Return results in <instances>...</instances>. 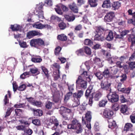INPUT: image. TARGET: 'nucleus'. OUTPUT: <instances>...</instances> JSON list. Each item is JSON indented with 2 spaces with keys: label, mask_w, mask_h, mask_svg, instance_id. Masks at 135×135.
<instances>
[{
  "label": "nucleus",
  "mask_w": 135,
  "mask_h": 135,
  "mask_svg": "<svg viewBox=\"0 0 135 135\" xmlns=\"http://www.w3.org/2000/svg\"><path fill=\"white\" fill-rule=\"evenodd\" d=\"M79 72L81 73L76 81V83L78 85L80 88L85 89L87 87V82L85 80L88 81H90L91 79L90 75L86 71H84V70H81Z\"/></svg>",
  "instance_id": "obj_1"
},
{
  "label": "nucleus",
  "mask_w": 135,
  "mask_h": 135,
  "mask_svg": "<svg viewBox=\"0 0 135 135\" xmlns=\"http://www.w3.org/2000/svg\"><path fill=\"white\" fill-rule=\"evenodd\" d=\"M30 45L31 46L38 48L39 46H45L44 41L40 38H38L31 40L30 42Z\"/></svg>",
  "instance_id": "obj_2"
},
{
  "label": "nucleus",
  "mask_w": 135,
  "mask_h": 135,
  "mask_svg": "<svg viewBox=\"0 0 135 135\" xmlns=\"http://www.w3.org/2000/svg\"><path fill=\"white\" fill-rule=\"evenodd\" d=\"M44 5V4L42 3H40L39 6L36 8L35 12L34 11V15L37 16L38 18H41L42 19L44 18V12L43 11V6Z\"/></svg>",
  "instance_id": "obj_3"
},
{
  "label": "nucleus",
  "mask_w": 135,
  "mask_h": 135,
  "mask_svg": "<svg viewBox=\"0 0 135 135\" xmlns=\"http://www.w3.org/2000/svg\"><path fill=\"white\" fill-rule=\"evenodd\" d=\"M42 34L40 32V31L32 30L27 32L26 34V37L28 39H30L36 36H41Z\"/></svg>",
  "instance_id": "obj_4"
},
{
  "label": "nucleus",
  "mask_w": 135,
  "mask_h": 135,
  "mask_svg": "<svg viewBox=\"0 0 135 135\" xmlns=\"http://www.w3.org/2000/svg\"><path fill=\"white\" fill-rule=\"evenodd\" d=\"M101 88L103 89L106 90H108L109 93L111 92L110 88V84L108 83L107 79H105L102 81L101 84Z\"/></svg>",
  "instance_id": "obj_5"
},
{
  "label": "nucleus",
  "mask_w": 135,
  "mask_h": 135,
  "mask_svg": "<svg viewBox=\"0 0 135 135\" xmlns=\"http://www.w3.org/2000/svg\"><path fill=\"white\" fill-rule=\"evenodd\" d=\"M128 39L131 42V49H133L132 47H135V29L134 30H132V34L128 35Z\"/></svg>",
  "instance_id": "obj_6"
},
{
  "label": "nucleus",
  "mask_w": 135,
  "mask_h": 135,
  "mask_svg": "<svg viewBox=\"0 0 135 135\" xmlns=\"http://www.w3.org/2000/svg\"><path fill=\"white\" fill-rule=\"evenodd\" d=\"M107 97L108 100L112 103L116 102L118 100V95L115 93L111 94L110 92L107 95Z\"/></svg>",
  "instance_id": "obj_7"
},
{
  "label": "nucleus",
  "mask_w": 135,
  "mask_h": 135,
  "mask_svg": "<svg viewBox=\"0 0 135 135\" xmlns=\"http://www.w3.org/2000/svg\"><path fill=\"white\" fill-rule=\"evenodd\" d=\"M32 27L38 29H41L44 28L48 29L50 28V26L48 24L43 25L41 23L36 22L32 25Z\"/></svg>",
  "instance_id": "obj_8"
},
{
  "label": "nucleus",
  "mask_w": 135,
  "mask_h": 135,
  "mask_svg": "<svg viewBox=\"0 0 135 135\" xmlns=\"http://www.w3.org/2000/svg\"><path fill=\"white\" fill-rule=\"evenodd\" d=\"M115 14L113 12H110L107 13L104 17V21L106 22H110L112 21L115 17Z\"/></svg>",
  "instance_id": "obj_9"
},
{
  "label": "nucleus",
  "mask_w": 135,
  "mask_h": 135,
  "mask_svg": "<svg viewBox=\"0 0 135 135\" xmlns=\"http://www.w3.org/2000/svg\"><path fill=\"white\" fill-rule=\"evenodd\" d=\"M113 114V112L111 110L108 109H105L104 110L103 112V115L104 117L110 118Z\"/></svg>",
  "instance_id": "obj_10"
},
{
  "label": "nucleus",
  "mask_w": 135,
  "mask_h": 135,
  "mask_svg": "<svg viewBox=\"0 0 135 135\" xmlns=\"http://www.w3.org/2000/svg\"><path fill=\"white\" fill-rule=\"evenodd\" d=\"M80 123L77 120L74 119L72 122V123L68 125V129H75Z\"/></svg>",
  "instance_id": "obj_11"
},
{
  "label": "nucleus",
  "mask_w": 135,
  "mask_h": 135,
  "mask_svg": "<svg viewBox=\"0 0 135 135\" xmlns=\"http://www.w3.org/2000/svg\"><path fill=\"white\" fill-rule=\"evenodd\" d=\"M50 19L54 24L57 23L59 27V17H58L55 15H52L50 18Z\"/></svg>",
  "instance_id": "obj_12"
},
{
  "label": "nucleus",
  "mask_w": 135,
  "mask_h": 135,
  "mask_svg": "<svg viewBox=\"0 0 135 135\" xmlns=\"http://www.w3.org/2000/svg\"><path fill=\"white\" fill-rule=\"evenodd\" d=\"M42 59L39 56H35L32 57L31 59V61L35 63H40L42 61Z\"/></svg>",
  "instance_id": "obj_13"
},
{
  "label": "nucleus",
  "mask_w": 135,
  "mask_h": 135,
  "mask_svg": "<svg viewBox=\"0 0 135 135\" xmlns=\"http://www.w3.org/2000/svg\"><path fill=\"white\" fill-rule=\"evenodd\" d=\"M69 6L71 10L74 12L75 13L78 12V9L76 4L74 3H73L72 4L69 5Z\"/></svg>",
  "instance_id": "obj_14"
},
{
  "label": "nucleus",
  "mask_w": 135,
  "mask_h": 135,
  "mask_svg": "<svg viewBox=\"0 0 135 135\" xmlns=\"http://www.w3.org/2000/svg\"><path fill=\"white\" fill-rule=\"evenodd\" d=\"M30 71L33 76L37 75L40 73V71L38 69L36 68L30 69Z\"/></svg>",
  "instance_id": "obj_15"
},
{
  "label": "nucleus",
  "mask_w": 135,
  "mask_h": 135,
  "mask_svg": "<svg viewBox=\"0 0 135 135\" xmlns=\"http://www.w3.org/2000/svg\"><path fill=\"white\" fill-rule=\"evenodd\" d=\"M94 61L95 64L98 65L99 67H101L103 66L102 62L101 61L100 59L96 57L94 59Z\"/></svg>",
  "instance_id": "obj_16"
},
{
  "label": "nucleus",
  "mask_w": 135,
  "mask_h": 135,
  "mask_svg": "<svg viewBox=\"0 0 135 135\" xmlns=\"http://www.w3.org/2000/svg\"><path fill=\"white\" fill-rule=\"evenodd\" d=\"M32 111L33 112L34 115L35 116H40L42 115L43 112L41 110L35 109H34Z\"/></svg>",
  "instance_id": "obj_17"
},
{
  "label": "nucleus",
  "mask_w": 135,
  "mask_h": 135,
  "mask_svg": "<svg viewBox=\"0 0 135 135\" xmlns=\"http://www.w3.org/2000/svg\"><path fill=\"white\" fill-rule=\"evenodd\" d=\"M94 39L95 40L100 41H103L104 40L103 36L99 33H98L97 34L95 35Z\"/></svg>",
  "instance_id": "obj_18"
},
{
  "label": "nucleus",
  "mask_w": 135,
  "mask_h": 135,
  "mask_svg": "<svg viewBox=\"0 0 135 135\" xmlns=\"http://www.w3.org/2000/svg\"><path fill=\"white\" fill-rule=\"evenodd\" d=\"M94 98L95 100L98 101L101 97L102 94V93L99 92H97L93 94Z\"/></svg>",
  "instance_id": "obj_19"
},
{
  "label": "nucleus",
  "mask_w": 135,
  "mask_h": 135,
  "mask_svg": "<svg viewBox=\"0 0 135 135\" xmlns=\"http://www.w3.org/2000/svg\"><path fill=\"white\" fill-rule=\"evenodd\" d=\"M93 88V86L92 85H90L88 89L86 91L85 96L86 98L88 97L90 94L92 92V90Z\"/></svg>",
  "instance_id": "obj_20"
},
{
  "label": "nucleus",
  "mask_w": 135,
  "mask_h": 135,
  "mask_svg": "<svg viewBox=\"0 0 135 135\" xmlns=\"http://www.w3.org/2000/svg\"><path fill=\"white\" fill-rule=\"evenodd\" d=\"M83 91H79L78 93H75L73 94V97L74 98L79 99L83 95Z\"/></svg>",
  "instance_id": "obj_21"
},
{
  "label": "nucleus",
  "mask_w": 135,
  "mask_h": 135,
  "mask_svg": "<svg viewBox=\"0 0 135 135\" xmlns=\"http://www.w3.org/2000/svg\"><path fill=\"white\" fill-rule=\"evenodd\" d=\"M109 128H110L111 129H113L116 127V123L115 121L112 120L108 122Z\"/></svg>",
  "instance_id": "obj_22"
},
{
  "label": "nucleus",
  "mask_w": 135,
  "mask_h": 135,
  "mask_svg": "<svg viewBox=\"0 0 135 135\" xmlns=\"http://www.w3.org/2000/svg\"><path fill=\"white\" fill-rule=\"evenodd\" d=\"M128 110L127 106L125 105H122V108L121 109L120 111L122 113L124 114H126Z\"/></svg>",
  "instance_id": "obj_23"
},
{
  "label": "nucleus",
  "mask_w": 135,
  "mask_h": 135,
  "mask_svg": "<svg viewBox=\"0 0 135 135\" xmlns=\"http://www.w3.org/2000/svg\"><path fill=\"white\" fill-rule=\"evenodd\" d=\"M110 6V3L109 0L104 1L102 5V7L104 8H109Z\"/></svg>",
  "instance_id": "obj_24"
},
{
  "label": "nucleus",
  "mask_w": 135,
  "mask_h": 135,
  "mask_svg": "<svg viewBox=\"0 0 135 135\" xmlns=\"http://www.w3.org/2000/svg\"><path fill=\"white\" fill-rule=\"evenodd\" d=\"M83 49H84V52L87 55L89 56L91 55V52L90 48L87 46H85L83 48Z\"/></svg>",
  "instance_id": "obj_25"
},
{
  "label": "nucleus",
  "mask_w": 135,
  "mask_h": 135,
  "mask_svg": "<svg viewBox=\"0 0 135 135\" xmlns=\"http://www.w3.org/2000/svg\"><path fill=\"white\" fill-rule=\"evenodd\" d=\"M65 17L66 19L69 22H72L75 19V16L74 15L72 16L66 15L65 16Z\"/></svg>",
  "instance_id": "obj_26"
},
{
  "label": "nucleus",
  "mask_w": 135,
  "mask_h": 135,
  "mask_svg": "<svg viewBox=\"0 0 135 135\" xmlns=\"http://www.w3.org/2000/svg\"><path fill=\"white\" fill-rule=\"evenodd\" d=\"M121 4L118 2H114L112 5V9L115 10L118 9L120 6Z\"/></svg>",
  "instance_id": "obj_27"
},
{
  "label": "nucleus",
  "mask_w": 135,
  "mask_h": 135,
  "mask_svg": "<svg viewBox=\"0 0 135 135\" xmlns=\"http://www.w3.org/2000/svg\"><path fill=\"white\" fill-rule=\"evenodd\" d=\"M113 38V33L112 31H110L105 39L106 40L108 41H110L112 40Z\"/></svg>",
  "instance_id": "obj_28"
},
{
  "label": "nucleus",
  "mask_w": 135,
  "mask_h": 135,
  "mask_svg": "<svg viewBox=\"0 0 135 135\" xmlns=\"http://www.w3.org/2000/svg\"><path fill=\"white\" fill-rule=\"evenodd\" d=\"M80 104L79 99L74 98L73 103V104L72 106L73 107H75L78 106Z\"/></svg>",
  "instance_id": "obj_29"
},
{
  "label": "nucleus",
  "mask_w": 135,
  "mask_h": 135,
  "mask_svg": "<svg viewBox=\"0 0 135 135\" xmlns=\"http://www.w3.org/2000/svg\"><path fill=\"white\" fill-rule=\"evenodd\" d=\"M89 2L91 7H95L97 5V0H89Z\"/></svg>",
  "instance_id": "obj_30"
},
{
  "label": "nucleus",
  "mask_w": 135,
  "mask_h": 135,
  "mask_svg": "<svg viewBox=\"0 0 135 135\" xmlns=\"http://www.w3.org/2000/svg\"><path fill=\"white\" fill-rule=\"evenodd\" d=\"M109 70L111 71V72L112 73L115 74L118 71V69L117 66H114L113 67H110L109 68Z\"/></svg>",
  "instance_id": "obj_31"
},
{
  "label": "nucleus",
  "mask_w": 135,
  "mask_h": 135,
  "mask_svg": "<svg viewBox=\"0 0 135 135\" xmlns=\"http://www.w3.org/2000/svg\"><path fill=\"white\" fill-rule=\"evenodd\" d=\"M75 129V132L77 133H79L82 132L83 129L81 127V125L80 123L78 124V125Z\"/></svg>",
  "instance_id": "obj_32"
},
{
  "label": "nucleus",
  "mask_w": 135,
  "mask_h": 135,
  "mask_svg": "<svg viewBox=\"0 0 135 135\" xmlns=\"http://www.w3.org/2000/svg\"><path fill=\"white\" fill-rule=\"evenodd\" d=\"M133 125L131 123H127L125 126L124 130L127 131L131 130L132 127Z\"/></svg>",
  "instance_id": "obj_33"
},
{
  "label": "nucleus",
  "mask_w": 135,
  "mask_h": 135,
  "mask_svg": "<svg viewBox=\"0 0 135 135\" xmlns=\"http://www.w3.org/2000/svg\"><path fill=\"white\" fill-rule=\"evenodd\" d=\"M72 95V92H70L68 93L65 96L64 99V102H66L71 97Z\"/></svg>",
  "instance_id": "obj_34"
},
{
  "label": "nucleus",
  "mask_w": 135,
  "mask_h": 135,
  "mask_svg": "<svg viewBox=\"0 0 135 135\" xmlns=\"http://www.w3.org/2000/svg\"><path fill=\"white\" fill-rule=\"evenodd\" d=\"M23 135H31L33 133L32 131L30 129H26V128L24 131Z\"/></svg>",
  "instance_id": "obj_35"
},
{
  "label": "nucleus",
  "mask_w": 135,
  "mask_h": 135,
  "mask_svg": "<svg viewBox=\"0 0 135 135\" xmlns=\"http://www.w3.org/2000/svg\"><path fill=\"white\" fill-rule=\"evenodd\" d=\"M75 53L78 56L83 55L84 54V49L83 48L77 50L75 51Z\"/></svg>",
  "instance_id": "obj_36"
},
{
  "label": "nucleus",
  "mask_w": 135,
  "mask_h": 135,
  "mask_svg": "<svg viewBox=\"0 0 135 135\" xmlns=\"http://www.w3.org/2000/svg\"><path fill=\"white\" fill-rule=\"evenodd\" d=\"M15 112L16 115L21 116L22 114L23 111L20 109H16L15 110Z\"/></svg>",
  "instance_id": "obj_37"
},
{
  "label": "nucleus",
  "mask_w": 135,
  "mask_h": 135,
  "mask_svg": "<svg viewBox=\"0 0 135 135\" xmlns=\"http://www.w3.org/2000/svg\"><path fill=\"white\" fill-rule=\"evenodd\" d=\"M60 109L61 111L63 113L67 112L68 113H70L71 112V110L69 109H68L64 107H60Z\"/></svg>",
  "instance_id": "obj_38"
},
{
  "label": "nucleus",
  "mask_w": 135,
  "mask_h": 135,
  "mask_svg": "<svg viewBox=\"0 0 135 135\" xmlns=\"http://www.w3.org/2000/svg\"><path fill=\"white\" fill-rule=\"evenodd\" d=\"M13 110V108L12 107L8 108L7 109V111L6 112L4 117L5 118H7V117L9 116Z\"/></svg>",
  "instance_id": "obj_39"
},
{
  "label": "nucleus",
  "mask_w": 135,
  "mask_h": 135,
  "mask_svg": "<svg viewBox=\"0 0 135 135\" xmlns=\"http://www.w3.org/2000/svg\"><path fill=\"white\" fill-rule=\"evenodd\" d=\"M91 116L90 114V112H88L86 113L85 118L88 122H90L91 119Z\"/></svg>",
  "instance_id": "obj_40"
},
{
  "label": "nucleus",
  "mask_w": 135,
  "mask_h": 135,
  "mask_svg": "<svg viewBox=\"0 0 135 135\" xmlns=\"http://www.w3.org/2000/svg\"><path fill=\"white\" fill-rule=\"evenodd\" d=\"M107 103V101L105 99H103L99 102V105L100 107H104Z\"/></svg>",
  "instance_id": "obj_41"
},
{
  "label": "nucleus",
  "mask_w": 135,
  "mask_h": 135,
  "mask_svg": "<svg viewBox=\"0 0 135 135\" xmlns=\"http://www.w3.org/2000/svg\"><path fill=\"white\" fill-rule=\"evenodd\" d=\"M32 123L35 125L39 126L41 125L40 120L38 119H35L32 120Z\"/></svg>",
  "instance_id": "obj_42"
},
{
  "label": "nucleus",
  "mask_w": 135,
  "mask_h": 135,
  "mask_svg": "<svg viewBox=\"0 0 135 135\" xmlns=\"http://www.w3.org/2000/svg\"><path fill=\"white\" fill-rule=\"evenodd\" d=\"M129 32V31L128 30H125L123 31L121 33L120 36L119 35H117V37L118 38H121L122 37L125 35Z\"/></svg>",
  "instance_id": "obj_43"
},
{
  "label": "nucleus",
  "mask_w": 135,
  "mask_h": 135,
  "mask_svg": "<svg viewBox=\"0 0 135 135\" xmlns=\"http://www.w3.org/2000/svg\"><path fill=\"white\" fill-rule=\"evenodd\" d=\"M94 74L97 78L99 80L102 79L103 77V75L102 74L100 71H98L95 73Z\"/></svg>",
  "instance_id": "obj_44"
},
{
  "label": "nucleus",
  "mask_w": 135,
  "mask_h": 135,
  "mask_svg": "<svg viewBox=\"0 0 135 135\" xmlns=\"http://www.w3.org/2000/svg\"><path fill=\"white\" fill-rule=\"evenodd\" d=\"M52 105V103L50 101H48L46 102L45 104V107L47 109H51Z\"/></svg>",
  "instance_id": "obj_45"
},
{
  "label": "nucleus",
  "mask_w": 135,
  "mask_h": 135,
  "mask_svg": "<svg viewBox=\"0 0 135 135\" xmlns=\"http://www.w3.org/2000/svg\"><path fill=\"white\" fill-rule=\"evenodd\" d=\"M84 44L86 45L91 46L92 45L93 42L89 39H86L84 41Z\"/></svg>",
  "instance_id": "obj_46"
},
{
  "label": "nucleus",
  "mask_w": 135,
  "mask_h": 135,
  "mask_svg": "<svg viewBox=\"0 0 135 135\" xmlns=\"http://www.w3.org/2000/svg\"><path fill=\"white\" fill-rule=\"evenodd\" d=\"M19 44L20 47L23 48H26L28 47V45H27L26 42L24 41H19Z\"/></svg>",
  "instance_id": "obj_47"
},
{
  "label": "nucleus",
  "mask_w": 135,
  "mask_h": 135,
  "mask_svg": "<svg viewBox=\"0 0 135 135\" xmlns=\"http://www.w3.org/2000/svg\"><path fill=\"white\" fill-rule=\"evenodd\" d=\"M19 122L21 124H24L25 125H29V123L28 121L25 120L24 118H23L21 119L18 120Z\"/></svg>",
  "instance_id": "obj_48"
},
{
  "label": "nucleus",
  "mask_w": 135,
  "mask_h": 135,
  "mask_svg": "<svg viewBox=\"0 0 135 135\" xmlns=\"http://www.w3.org/2000/svg\"><path fill=\"white\" fill-rule=\"evenodd\" d=\"M41 68L42 70V71L45 74L46 76L47 77L49 76L48 71L47 69L44 66H41Z\"/></svg>",
  "instance_id": "obj_49"
},
{
  "label": "nucleus",
  "mask_w": 135,
  "mask_h": 135,
  "mask_svg": "<svg viewBox=\"0 0 135 135\" xmlns=\"http://www.w3.org/2000/svg\"><path fill=\"white\" fill-rule=\"evenodd\" d=\"M16 128L18 130L24 131L26 128V127L24 126L19 125L16 126Z\"/></svg>",
  "instance_id": "obj_50"
},
{
  "label": "nucleus",
  "mask_w": 135,
  "mask_h": 135,
  "mask_svg": "<svg viewBox=\"0 0 135 135\" xmlns=\"http://www.w3.org/2000/svg\"><path fill=\"white\" fill-rule=\"evenodd\" d=\"M26 99L28 102H29L30 103H31L32 105L33 104V103L35 100L34 99V98L32 97H30L29 98L26 97Z\"/></svg>",
  "instance_id": "obj_51"
},
{
  "label": "nucleus",
  "mask_w": 135,
  "mask_h": 135,
  "mask_svg": "<svg viewBox=\"0 0 135 135\" xmlns=\"http://www.w3.org/2000/svg\"><path fill=\"white\" fill-rule=\"evenodd\" d=\"M67 40V37L64 34H61L60 35V40L65 41Z\"/></svg>",
  "instance_id": "obj_52"
},
{
  "label": "nucleus",
  "mask_w": 135,
  "mask_h": 135,
  "mask_svg": "<svg viewBox=\"0 0 135 135\" xmlns=\"http://www.w3.org/2000/svg\"><path fill=\"white\" fill-rule=\"evenodd\" d=\"M44 4L46 6H51L52 5V2L51 0H46L45 1Z\"/></svg>",
  "instance_id": "obj_53"
},
{
  "label": "nucleus",
  "mask_w": 135,
  "mask_h": 135,
  "mask_svg": "<svg viewBox=\"0 0 135 135\" xmlns=\"http://www.w3.org/2000/svg\"><path fill=\"white\" fill-rule=\"evenodd\" d=\"M82 123L86 124V127H87L88 129H90L91 128V126L90 123V122H88L87 124H86L84 121V120L83 117H82Z\"/></svg>",
  "instance_id": "obj_54"
},
{
  "label": "nucleus",
  "mask_w": 135,
  "mask_h": 135,
  "mask_svg": "<svg viewBox=\"0 0 135 135\" xmlns=\"http://www.w3.org/2000/svg\"><path fill=\"white\" fill-rule=\"evenodd\" d=\"M26 86L25 84H22L18 88V90L20 91H22L24 90L26 88Z\"/></svg>",
  "instance_id": "obj_55"
},
{
  "label": "nucleus",
  "mask_w": 135,
  "mask_h": 135,
  "mask_svg": "<svg viewBox=\"0 0 135 135\" xmlns=\"http://www.w3.org/2000/svg\"><path fill=\"white\" fill-rule=\"evenodd\" d=\"M130 90L131 89L129 88H124V89L121 91L124 93L129 94L130 92Z\"/></svg>",
  "instance_id": "obj_56"
},
{
  "label": "nucleus",
  "mask_w": 135,
  "mask_h": 135,
  "mask_svg": "<svg viewBox=\"0 0 135 135\" xmlns=\"http://www.w3.org/2000/svg\"><path fill=\"white\" fill-rule=\"evenodd\" d=\"M30 74V72H25L22 74L20 76V78L22 79H24L26 78V76Z\"/></svg>",
  "instance_id": "obj_57"
},
{
  "label": "nucleus",
  "mask_w": 135,
  "mask_h": 135,
  "mask_svg": "<svg viewBox=\"0 0 135 135\" xmlns=\"http://www.w3.org/2000/svg\"><path fill=\"white\" fill-rule=\"evenodd\" d=\"M117 89L118 91H121L122 90L124 89V87L122 85V83H119L117 86Z\"/></svg>",
  "instance_id": "obj_58"
},
{
  "label": "nucleus",
  "mask_w": 135,
  "mask_h": 135,
  "mask_svg": "<svg viewBox=\"0 0 135 135\" xmlns=\"http://www.w3.org/2000/svg\"><path fill=\"white\" fill-rule=\"evenodd\" d=\"M53 68L54 69L55 68L57 69L58 73H59V65L58 64L55 63L52 65Z\"/></svg>",
  "instance_id": "obj_59"
},
{
  "label": "nucleus",
  "mask_w": 135,
  "mask_h": 135,
  "mask_svg": "<svg viewBox=\"0 0 135 135\" xmlns=\"http://www.w3.org/2000/svg\"><path fill=\"white\" fill-rule=\"evenodd\" d=\"M66 25L63 22H62L60 23V28L61 30H64L65 28Z\"/></svg>",
  "instance_id": "obj_60"
},
{
  "label": "nucleus",
  "mask_w": 135,
  "mask_h": 135,
  "mask_svg": "<svg viewBox=\"0 0 135 135\" xmlns=\"http://www.w3.org/2000/svg\"><path fill=\"white\" fill-rule=\"evenodd\" d=\"M25 106V105L24 103L20 104H15L14 105V107L15 108H24Z\"/></svg>",
  "instance_id": "obj_61"
},
{
  "label": "nucleus",
  "mask_w": 135,
  "mask_h": 135,
  "mask_svg": "<svg viewBox=\"0 0 135 135\" xmlns=\"http://www.w3.org/2000/svg\"><path fill=\"white\" fill-rule=\"evenodd\" d=\"M119 105L117 104H115L112 106V109L114 110L117 111L118 109Z\"/></svg>",
  "instance_id": "obj_62"
},
{
  "label": "nucleus",
  "mask_w": 135,
  "mask_h": 135,
  "mask_svg": "<svg viewBox=\"0 0 135 135\" xmlns=\"http://www.w3.org/2000/svg\"><path fill=\"white\" fill-rule=\"evenodd\" d=\"M13 91L15 92L16 91L17 89L18 90V86L16 83H13Z\"/></svg>",
  "instance_id": "obj_63"
},
{
  "label": "nucleus",
  "mask_w": 135,
  "mask_h": 135,
  "mask_svg": "<svg viewBox=\"0 0 135 135\" xmlns=\"http://www.w3.org/2000/svg\"><path fill=\"white\" fill-rule=\"evenodd\" d=\"M121 78L120 79V81L121 82L124 81L127 78V76L125 74H123L120 76Z\"/></svg>",
  "instance_id": "obj_64"
}]
</instances>
